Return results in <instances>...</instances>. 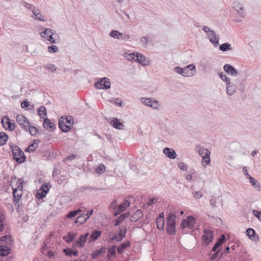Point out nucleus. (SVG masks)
<instances>
[{
    "instance_id": "nucleus-1",
    "label": "nucleus",
    "mask_w": 261,
    "mask_h": 261,
    "mask_svg": "<svg viewBox=\"0 0 261 261\" xmlns=\"http://www.w3.org/2000/svg\"><path fill=\"white\" fill-rule=\"evenodd\" d=\"M14 160L19 164L23 163L25 161V156L21 149L13 143L9 144Z\"/></svg>"
},
{
    "instance_id": "nucleus-2",
    "label": "nucleus",
    "mask_w": 261,
    "mask_h": 261,
    "mask_svg": "<svg viewBox=\"0 0 261 261\" xmlns=\"http://www.w3.org/2000/svg\"><path fill=\"white\" fill-rule=\"evenodd\" d=\"M174 71L183 76H192L196 72V67L194 64H189L183 68L176 66Z\"/></svg>"
},
{
    "instance_id": "nucleus-3",
    "label": "nucleus",
    "mask_w": 261,
    "mask_h": 261,
    "mask_svg": "<svg viewBox=\"0 0 261 261\" xmlns=\"http://www.w3.org/2000/svg\"><path fill=\"white\" fill-rule=\"evenodd\" d=\"M195 148L199 154L202 158V165L204 167H206L211 162L210 151L207 149L201 147L200 145H196Z\"/></svg>"
},
{
    "instance_id": "nucleus-4",
    "label": "nucleus",
    "mask_w": 261,
    "mask_h": 261,
    "mask_svg": "<svg viewBox=\"0 0 261 261\" xmlns=\"http://www.w3.org/2000/svg\"><path fill=\"white\" fill-rule=\"evenodd\" d=\"M40 35L42 38L49 41L50 44H55L57 43L55 38L56 36H58V34H56L55 31L51 29H45L43 31L40 33Z\"/></svg>"
},
{
    "instance_id": "nucleus-5",
    "label": "nucleus",
    "mask_w": 261,
    "mask_h": 261,
    "mask_svg": "<svg viewBox=\"0 0 261 261\" xmlns=\"http://www.w3.org/2000/svg\"><path fill=\"white\" fill-rule=\"evenodd\" d=\"M195 223V218L192 216H189L187 219H184L181 223L180 229H184L186 228L192 230H194V224Z\"/></svg>"
},
{
    "instance_id": "nucleus-6",
    "label": "nucleus",
    "mask_w": 261,
    "mask_h": 261,
    "mask_svg": "<svg viewBox=\"0 0 261 261\" xmlns=\"http://www.w3.org/2000/svg\"><path fill=\"white\" fill-rule=\"evenodd\" d=\"M94 86L99 89H109L111 88V83L108 77H102L96 82Z\"/></svg>"
},
{
    "instance_id": "nucleus-7",
    "label": "nucleus",
    "mask_w": 261,
    "mask_h": 261,
    "mask_svg": "<svg viewBox=\"0 0 261 261\" xmlns=\"http://www.w3.org/2000/svg\"><path fill=\"white\" fill-rule=\"evenodd\" d=\"M214 232L211 229H204V233L202 236V242L204 245L207 246L213 241Z\"/></svg>"
},
{
    "instance_id": "nucleus-8",
    "label": "nucleus",
    "mask_w": 261,
    "mask_h": 261,
    "mask_svg": "<svg viewBox=\"0 0 261 261\" xmlns=\"http://www.w3.org/2000/svg\"><path fill=\"white\" fill-rule=\"evenodd\" d=\"M50 187L51 186L49 183L42 184L39 190L37 191L36 197L39 199L43 198L46 195Z\"/></svg>"
},
{
    "instance_id": "nucleus-9",
    "label": "nucleus",
    "mask_w": 261,
    "mask_h": 261,
    "mask_svg": "<svg viewBox=\"0 0 261 261\" xmlns=\"http://www.w3.org/2000/svg\"><path fill=\"white\" fill-rule=\"evenodd\" d=\"M3 126L6 129L10 131L13 130L15 128V124L12 123L8 116H4L1 121Z\"/></svg>"
},
{
    "instance_id": "nucleus-10",
    "label": "nucleus",
    "mask_w": 261,
    "mask_h": 261,
    "mask_svg": "<svg viewBox=\"0 0 261 261\" xmlns=\"http://www.w3.org/2000/svg\"><path fill=\"white\" fill-rule=\"evenodd\" d=\"M17 122L21 126V128L25 131L28 130V126L30 124L27 118L22 114H18L16 117Z\"/></svg>"
},
{
    "instance_id": "nucleus-11",
    "label": "nucleus",
    "mask_w": 261,
    "mask_h": 261,
    "mask_svg": "<svg viewBox=\"0 0 261 261\" xmlns=\"http://www.w3.org/2000/svg\"><path fill=\"white\" fill-rule=\"evenodd\" d=\"M130 205V202L127 200H124L121 204L117 206V208L114 212V216L116 217L121 213L125 211Z\"/></svg>"
},
{
    "instance_id": "nucleus-12",
    "label": "nucleus",
    "mask_w": 261,
    "mask_h": 261,
    "mask_svg": "<svg viewBox=\"0 0 261 261\" xmlns=\"http://www.w3.org/2000/svg\"><path fill=\"white\" fill-rule=\"evenodd\" d=\"M141 101L143 103L153 109H156L158 106V103L155 100H152L150 98H142Z\"/></svg>"
},
{
    "instance_id": "nucleus-13",
    "label": "nucleus",
    "mask_w": 261,
    "mask_h": 261,
    "mask_svg": "<svg viewBox=\"0 0 261 261\" xmlns=\"http://www.w3.org/2000/svg\"><path fill=\"white\" fill-rule=\"evenodd\" d=\"M110 124L117 129H124L125 128L124 125L117 118H112L110 121Z\"/></svg>"
},
{
    "instance_id": "nucleus-14",
    "label": "nucleus",
    "mask_w": 261,
    "mask_h": 261,
    "mask_svg": "<svg viewBox=\"0 0 261 261\" xmlns=\"http://www.w3.org/2000/svg\"><path fill=\"white\" fill-rule=\"evenodd\" d=\"M223 69L225 72L232 76H236L238 74L237 69L232 65L228 64L224 65Z\"/></svg>"
},
{
    "instance_id": "nucleus-15",
    "label": "nucleus",
    "mask_w": 261,
    "mask_h": 261,
    "mask_svg": "<svg viewBox=\"0 0 261 261\" xmlns=\"http://www.w3.org/2000/svg\"><path fill=\"white\" fill-rule=\"evenodd\" d=\"M164 153L167 157L170 159H175L176 158V153L174 149L165 147L163 150Z\"/></svg>"
},
{
    "instance_id": "nucleus-16",
    "label": "nucleus",
    "mask_w": 261,
    "mask_h": 261,
    "mask_svg": "<svg viewBox=\"0 0 261 261\" xmlns=\"http://www.w3.org/2000/svg\"><path fill=\"white\" fill-rule=\"evenodd\" d=\"M43 126L45 129L50 132L53 131L56 128L55 124L53 122H50L47 118L44 119Z\"/></svg>"
},
{
    "instance_id": "nucleus-17",
    "label": "nucleus",
    "mask_w": 261,
    "mask_h": 261,
    "mask_svg": "<svg viewBox=\"0 0 261 261\" xmlns=\"http://www.w3.org/2000/svg\"><path fill=\"white\" fill-rule=\"evenodd\" d=\"M107 248L106 247H101L99 249L93 251L91 254V258L93 259H96L99 255H103L106 253Z\"/></svg>"
},
{
    "instance_id": "nucleus-18",
    "label": "nucleus",
    "mask_w": 261,
    "mask_h": 261,
    "mask_svg": "<svg viewBox=\"0 0 261 261\" xmlns=\"http://www.w3.org/2000/svg\"><path fill=\"white\" fill-rule=\"evenodd\" d=\"M40 142L39 140H34L25 149V151L28 152H33L38 148V143Z\"/></svg>"
},
{
    "instance_id": "nucleus-19",
    "label": "nucleus",
    "mask_w": 261,
    "mask_h": 261,
    "mask_svg": "<svg viewBox=\"0 0 261 261\" xmlns=\"http://www.w3.org/2000/svg\"><path fill=\"white\" fill-rule=\"evenodd\" d=\"M143 214L142 211L141 210H137L136 212L130 217V221L131 222H136L143 217Z\"/></svg>"
},
{
    "instance_id": "nucleus-20",
    "label": "nucleus",
    "mask_w": 261,
    "mask_h": 261,
    "mask_svg": "<svg viewBox=\"0 0 261 261\" xmlns=\"http://www.w3.org/2000/svg\"><path fill=\"white\" fill-rule=\"evenodd\" d=\"M226 241V238L224 234H222L221 236V238H220L217 242L215 243L214 245L213 246L212 251H217V249L221 246Z\"/></svg>"
},
{
    "instance_id": "nucleus-21",
    "label": "nucleus",
    "mask_w": 261,
    "mask_h": 261,
    "mask_svg": "<svg viewBox=\"0 0 261 261\" xmlns=\"http://www.w3.org/2000/svg\"><path fill=\"white\" fill-rule=\"evenodd\" d=\"M130 215L129 212H126L120 215L115 221L114 226H117L119 225L121 222H122L124 220L128 218Z\"/></svg>"
},
{
    "instance_id": "nucleus-22",
    "label": "nucleus",
    "mask_w": 261,
    "mask_h": 261,
    "mask_svg": "<svg viewBox=\"0 0 261 261\" xmlns=\"http://www.w3.org/2000/svg\"><path fill=\"white\" fill-rule=\"evenodd\" d=\"M11 253V249L9 247L4 245H0V256L2 257L6 256ZM0 261L1 260L0 259Z\"/></svg>"
},
{
    "instance_id": "nucleus-23",
    "label": "nucleus",
    "mask_w": 261,
    "mask_h": 261,
    "mask_svg": "<svg viewBox=\"0 0 261 261\" xmlns=\"http://www.w3.org/2000/svg\"><path fill=\"white\" fill-rule=\"evenodd\" d=\"M101 234V231L98 230H94L89 238L90 242L95 241Z\"/></svg>"
},
{
    "instance_id": "nucleus-24",
    "label": "nucleus",
    "mask_w": 261,
    "mask_h": 261,
    "mask_svg": "<svg viewBox=\"0 0 261 261\" xmlns=\"http://www.w3.org/2000/svg\"><path fill=\"white\" fill-rule=\"evenodd\" d=\"M86 241H85L83 238L81 236L79 239L74 242L72 244V248H75V247L79 248H83L85 246V243Z\"/></svg>"
},
{
    "instance_id": "nucleus-25",
    "label": "nucleus",
    "mask_w": 261,
    "mask_h": 261,
    "mask_svg": "<svg viewBox=\"0 0 261 261\" xmlns=\"http://www.w3.org/2000/svg\"><path fill=\"white\" fill-rule=\"evenodd\" d=\"M176 216L175 214L170 213L167 216L166 224H176Z\"/></svg>"
},
{
    "instance_id": "nucleus-26",
    "label": "nucleus",
    "mask_w": 261,
    "mask_h": 261,
    "mask_svg": "<svg viewBox=\"0 0 261 261\" xmlns=\"http://www.w3.org/2000/svg\"><path fill=\"white\" fill-rule=\"evenodd\" d=\"M202 30L206 33L207 35L208 36L209 39L210 38H214V37L217 36L215 32L213 30H211L207 26H204L202 28Z\"/></svg>"
},
{
    "instance_id": "nucleus-27",
    "label": "nucleus",
    "mask_w": 261,
    "mask_h": 261,
    "mask_svg": "<svg viewBox=\"0 0 261 261\" xmlns=\"http://www.w3.org/2000/svg\"><path fill=\"white\" fill-rule=\"evenodd\" d=\"M4 242L7 245H11L13 242V239L11 235L6 234L0 238V243Z\"/></svg>"
},
{
    "instance_id": "nucleus-28",
    "label": "nucleus",
    "mask_w": 261,
    "mask_h": 261,
    "mask_svg": "<svg viewBox=\"0 0 261 261\" xmlns=\"http://www.w3.org/2000/svg\"><path fill=\"white\" fill-rule=\"evenodd\" d=\"M130 246V242L128 241L123 242L117 248V252L118 254H122L123 250Z\"/></svg>"
},
{
    "instance_id": "nucleus-29",
    "label": "nucleus",
    "mask_w": 261,
    "mask_h": 261,
    "mask_svg": "<svg viewBox=\"0 0 261 261\" xmlns=\"http://www.w3.org/2000/svg\"><path fill=\"white\" fill-rule=\"evenodd\" d=\"M87 220L85 216V214L79 215L74 220V223L77 224V226H80L84 224Z\"/></svg>"
},
{
    "instance_id": "nucleus-30",
    "label": "nucleus",
    "mask_w": 261,
    "mask_h": 261,
    "mask_svg": "<svg viewBox=\"0 0 261 261\" xmlns=\"http://www.w3.org/2000/svg\"><path fill=\"white\" fill-rule=\"evenodd\" d=\"M176 224H166V230L169 235H175L176 233Z\"/></svg>"
},
{
    "instance_id": "nucleus-31",
    "label": "nucleus",
    "mask_w": 261,
    "mask_h": 261,
    "mask_svg": "<svg viewBox=\"0 0 261 261\" xmlns=\"http://www.w3.org/2000/svg\"><path fill=\"white\" fill-rule=\"evenodd\" d=\"M135 61L137 62L138 63L141 64V65H143V66H145L146 65V64H145L146 57L144 56H143L142 54L137 53Z\"/></svg>"
},
{
    "instance_id": "nucleus-32",
    "label": "nucleus",
    "mask_w": 261,
    "mask_h": 261,
    "mask_svg": "<svg viewBox=\"0 0 261 261\" xmlns=\"http://www.w3.org/2000/svg\"><path fill=\"white\" fill-rule=\"evenodd\" d=\"M108 253H107V257L108 260L110 259L111 257H116V246L113 245L110 248H108Z\"/></svg>"
},
{
    "instance_id": "nucleus-33",
    "label": "nucleus",
    "mask_w": 261,
    "mask_h": 261,
    "mask_svg": "<svg viewBox=\"0 0 261 261\" xmlns=\"http://www.w3.org/2000/svg\"><path fill=\"white\" fill-rule=\"evenodd\" d=\"M119 231L118 232V235L119 236L118 241H121L125 236L127 228L125 226L122 227H119Z\"/></svg>"
},
{
    "instance_id": "nucleus-34",
    "label": "nucleus",
    "mask_w": 261,
    "mask_h": 261,
    "mask_svg": "<svg viewBox=\"0 0 261 261\" xmlns=\"http://www.w3.org/2000/svg\"><path fill=\"white\" fill-rule=\"evenodd\" d=\"M8 135L5 132L0 133V146L5 145L8 140Z\"/></svg>"
},
{
    "instance_id": "nucleus-35",
    "label": "nucleus",
    "mask_w": 261,
    "mask_h": 261,
    "mask_svg": "<svg viewBox=\"0 0 261 261\" xmlns=\"http://www.w3.org/2000/svg\"><path fill=\"white\" fill-rule=\"evenodd\" d=\"M249 182L252 185V186L255 189H256L258 191L261 190V186L259 182L254 178L252 177H250L249 178Z\"/></svg>"
},
{
    "instance_id": "nucleus-36",
    "label": "nucleus",
    "mask_w": 261,
    "mask_h": 261,
    "mask_svg": "<svg viewBox=\"0 0 261 261\" xmlns=\"http://www.w3.org/2000/svg\"><path fill=\"white\" fill-rule=\"evenodd\" d=\"M236 91V86L234 84L226 87V91L228 95H233L235 93Z\"/></svg>"
},
{
    "instance_id": "nucleus-37",
    "label": "nucleus",
    "mask_w": 261,
    "mask_h": 261,
    "mask_svg": "<svg viewBox=\"0 0 261 261\" xmlns=\"http://www.w3.org/2000/svg\"><path fill=\"white\" fill-rule=\"evenodd\" d=\"M38 114L41 118H45V117L47 115L46 110L45 107L41 106L40 107L38 110Z\"/></svg>"
},
{
    "instance_id": "nucleus-38",
    "label": "nucleus",
    "mask_w": 261,
    "mask_h": 261,
    "mask_svg": "<svg viewBox=\"0 0 261 261\" xmlns=\"http://www.w3.org/2000/svg\"><path fill=\"white\" fill-rule=\"evenodd\" d=\"M13 201H16L17 200H21V196L22 195V191H18L16 190H13Z\"/></svg>"
},
{
    "instance_id": "nucleus-39",
    "label": "nucleus",
    "mask_w": 261,
    "mask_h": 261,
    "mask_svg": "<svg viewBox=\"0 0 261 261\" xmlns=\"http://www.w3.org/2000/svg\"><path fill=\"white\" fill-rule=\"evenodd\" d=\"M156 224L157 226V228L160 230H163L165 226V219H156Z\"/></svg>"
},
{
    "instance_id": "nucleus-40",
    "label": "nucleus",
    "mask_w": 261,
    "mask_h": 261,
    "mask_svg": "<svg viewBox=\"0 0 261 261\" xmlns=\"http://www.w3.org/2000/svg\"><path fill=\"white\" fill-rule=\"evenodd\" d=\"M246 235L248 237L252 240H255V236L256 234L255 231L252 228H248L246 231Z\"/></svg>"
},
{
    "instance_id": "nucleus-41",
    "label": "nucleus",
    "mask_w": 261,
    "mask_h": 261,
    "mask_svg": "<svg viewBox=\"0 0 261 261\" xmlns=\"http://www.w3.org/2000/svg\"><path fill=\"white\" fill-rule=\"evenodd\" d=\"M5 216L4 212L0 210V232H2L4 229V221Z\"/></svg>"
},
{
    "instance_id": "nucleus-42",
    "label": "nucleus",
    "mask_w": 261,
    "mask_h": 261,
    "mask_svg": "<svg viewBox=\"0 0 261 261\" xmlns=\"http://www.w3.org/2000/svg\"><path fill=\"white\" fill-rule=\"evenodd\" d=\"M219 49L222 51H226L231 50V44L228 42L222 44L219 46Z\"/></svg>"
},
{
    "instance_id": "nucleus-43",
    "label": "nucleus",
    "mask_w": 261,
    "mask_h": 261,
    "mask_svg": "<svg viewBox=\"0 0 261 261\" xmlns=\"http://www.w3.org/2000/svg\"><path fill=\"white\" fill-rule=\"evenodd\" d=\"M233 7L241 15L242 17L244 16V13L243 12L244 8L243 6H241L239 3H234Z\"/></svg>"
},
{
    "instance_id": "nucleus-44",
    "label": "nucleus",
    "mask_w": 261,
    "mask_h": 261,
    "mask_svg": "<svg viewBox=\"0 0 261 261\" xmlns=\"http://www.w3.org/2000/svg\"><path fill=\"white\" fill-rule=\"evenodd\" d=\"M63 118L64 122L68 125H70V127L73 125L74 119L71 116H64Z\"/></svg>"
},
{
    "instance_id": "nucleus-45",
    "label": "nucleus",
    "mask_w": 261,
    "mask_h": 261,
    "mask_svg": "<svg viewBox=\"0 0 261 261\" xmlns=\"http://www.w3.org/2000/svg\"><path fill=\"white\" fill-rule=\"evenodd\" d=\"M122 35V33L119 32L117 30H112L110 33V36L115 39L120 40V36Z\"/></svg>"
},
{
    "instance_id": "nucleus-46",
    "label": "nucleus",
    "mask_w": 261,
    "mask_h": 261,
    "mask_svg": "<svg viewBox=\"0 0 261 261\" xmlns=\"http://www.w3.org/2000/svg\"><path fill=\"white\" fill-rule=\"evenodd\" d=\"M137 52L132 53H125L124 57L128 61H135Z\"/></svg>"
},
{
    "instance_id": "nucleus-47",
    "label": "nucleus",
    "mask_w": 261,
    "mask_h": 261,
    "mask_svg": "<svg viewBox=\"0 0 261 261\" xmlns=\"http://www.w3.org/2000/svg\"><path fill=\"white\" fill-rule=\"evenodd\" d=\"M31 136H35L38 132V129L37 127L33 126H29L28 128Z\"/></svg>"
},
{
    "instance_id": "nucleus-48",
    "label": "nucleus",
    "mask_w": 261,
    "mask_h": 261,
    "mask_svg": "<svg viewBox=\"0 0 261 261\" xmlns=\"http://www.w3.org/2000/svg\"><path fill=\"white\" fill-rule=\"evenodd\" d=\"M220 37L219 35H217V36L214 37V38H210V41L213 43L215 47L218 46L219 45V40Z\"/></svg>"
},
{
    "instance_id": "nucleus-49",
    "label": "nucleus",
    "mask_w": 261,
    "mask_h": 261,
    "mask_svg": "<svg viewBox=\"0 0 261 261\" xmlns=\"http://www.w3.org/2000/svg\"><path fill=\"white\" fill-rule=\"evenodd\" d=\"M105 170L106 167L103 164H101L95 169V172L98 174H101L105 171Z\"/></svg>"
},
{
    "instance_id": "nucleus-50",
    "label": "nucleus",
    "mask_w": 261,
    "mask_h": 261,
    "mask_svg": "<svg viewBox=\"0 0 261 261\" xmlns=\"http://www.w3.org/2000/svg\"><path fill=\"white\" fill-rule=\"evenodd\" d=\"M48 51L50 53H56L58 51V47L54 45L48 46L47 47Z\"/></svg>"
},
{
    "instance_id": "nucleus-51",
    "label": "nucleus",
    "mask_w": 261,
    "mask_h": 261,
    "mask_svg": "<svg viewBox=\"0 0 261 261\" xmlns=\"http://www.w3.org/2000/svg\"><path fill=\"white\" fill-rule=\"evenodd\" d=\"M21 107L22 108L24 109L25 110H30L31 108L29 107H31V105H30L28 101L25 99V100L23 101L21 103Z\"/></svg>"
},
{
    "instance_id": "nucleus-52",
    "label": "nucleus",
    "mask_w": 261,
    "mask_h": 261,
    "mask_svg": "<svg viewBox=\"0 0 261 261\" xmlns=\"http://www.w3.org/2000/svg\"><path fill=\"white\" fill-rule=\"evenodd\" d=\"M77 215V212L75 210L71 211L69 212L66 217L68 218H72L75 217Z\"/></svg>"
},
{
    "instance_id": "nucleus-53",
    "label": "nucleus",
    "mask_w": 261,
    "mask_h": 261,
    "mask_svg": "<svg viewBox=\"0 0 261 261\" xmlns=\"http://www.w3.org/2000/svg\"><path fill=\"white\" fill-rule=\"evenodd\" d=\"M63 133H67L71 129V127L68 124L63 125L59 127Z\"/></svg>"
},
{
    "instance_id": "nucleus-54",
    "label": "nucleus",
    "mask_w": 261,
    "mask_h": 261,
    "mask_svg": "<svg viewBox=\"0 0 261 261\" xmlns=\"http://www.w3.org/2000/svg\"><path fill=\"white\" fill-rule=\"evenodd\" d=\"M45 68L48 70H50L51 71H55L57 69V68L55 66L54 64H47L45 66Z\"/></svg>"
},
{
    "instance_id": "nucleus-55",
    "label": "nucleus",
    "mask_w": 261,
    "mask_h": 261,
    "mask_svg": "<svg viewBox=\"0 0 261 261\" xmlns=\"http://www.w3.org/2000/svg\"><path fill=\"white\" fill-rule=\"evenodd\" d=\"M156 202H157V200L155 198H150L148 201L147 202L146 205L148 207L151 206Z\"/></svg>"
},
{
    "instance_id": "nucleus-56",
    "label": "nucleus",
    "mask_w": 261,
    "mask_h": 261,
    "mask_svg": "<svg viewBox=\"0 0 261 261\" xmlns=\"http://www.w3.org/2000/svg\"><path fill=\"white\" fill-rule=\"evenodd\" d=\"M22 4L23 6H24L26 8L30 10V11L32 10L33 8H35L32 4L27 3L25 1H23L22 2Z\"/></svg>"
},
{
    "instance_id": "nucleus-57",
    "label": "nucleus",
    "mask_w": 261,
    "mask_h": 261,
    "mask_svg": "<svg viewBox=\"0 0 261 261\" xmlns=\"http://www.w3.org/2000/svg\"><path fill=\"white\" fill-rule=\"evenodd\" d=\"M63 252L65 253L66 256L71 257L72 255V249L70 248H65L63 249Z\"/></svg>"
},
{
    "instance_id": "nucleus-58",
    "label": "nucleus",
    "mask_w": 261,
    "mask_h": 261,
    "mask_svg": "<svg viewBox=\"0 0 261 261\" xmlns=\"http://www.w3.org/2000/svg\"><path fill=\"white\" fill-rule=\"evenodd\" d=\"M130 38V36L129 34L125 33H122L121 36H120V40L126 41L129 40Z\"/></svg>"
},
{
    "instance_id": "nucleus-59",
    "label": "nucleus",
    "mask_w": 261,
    "mask_h": 261,
    "mask_svg": "<svg viewBox=\"0 0 261 261\" xmlns=\"http://www.w3.org/2000/svg\"><path fill=\"white\" fill-rule=\"evenodd\" d=\"M117 208V200L114 199L111 203L110 205V208L115 210Z\"/></svg>"
},
{
    "instance_id": "nucleus-60",
    "label": "nucleus",
    "mask_w": 261,
    "mask_h": 261,
    "mask_svg": "<svg viewBox=\"0 0 261 261\" xmlns=\"http://www.w3.org/2000/svg\"><path fill=\"white\" fill-rule=\"evenodd\" d=\"M75 158H76V156L74 154H72V155H68V156H66V158H64L62 161L63 162H66V161H72V160H74Z\"/></svg>"
},
{
    "instance_id": "nucleus-61",
    "label": "nucleus",
    "mask_w": 261,
    "mask_h": 261,
    "mask_svg": "<svg viewBox=\"0 0 261 261\" xmlns=\"http://www.w3.org/2000/svg\"><path fill=\"white\" fill-rule=\"evenodd\" d=\"M14 204L15 205V207H16V210L18 212H19L20 206L21 204V202H20V200H17L16 201H13Z\"/></svg>"
},
{
    "instance_id": "nucleus-62",
    "label": "nucleus",
    "mask_w": 261,
    "mask_h": 261,
    "mask_svg": "<svg viewBox=\"0 0 261 261\" xmlns=\"http://www.w3.org/2000/svg\"><path fill=\"white\" fill-rule=\"evenodd\" d=\"M178 168L180 170H182L184 171L187 170V167L186 166L185 164L183 162H180L178 165Z\"/></svg>"
},
{
    "instance_id": "nucleus-63",
    "label": "nucleus",
    "mask_w": 261,
    "mask_h": 261,
    "mask_svg": "<svg viewBox=\"0 0 261 261\" xmlns=\"http://www.w3.org/2000/svg\"><path fill=\"white\" fill-rule=\"evenodd\" d=\"M193 195L195 199H198L202 197V194L200 191H198L194 192Z\"/></svg>"
},
{
    "instance_id": "nucleus-64",
    "label": "nucleus",
    "mask_w": 261,
    "mask_h": 261,
    "mask_svg": "<svg viewBox=\"0 0 261 261\" xmlns=\"http://www.w3.org/2000/svg\"><path fill=\"white\" fill-rule=\"evenodd\" d=\"M34 19L35 20H39L41 21H45L44 17L42 15V14L40 13V12L39 13H38V14H37V15L35 16Z\"/></svg>"
}]
</instances>
